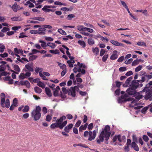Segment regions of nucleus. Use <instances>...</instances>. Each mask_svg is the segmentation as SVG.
Wrapping results in <instances>:
<instances>
[{
	"label": "nucleus",
	"instance_id": "1",
	"mask_svg": "<svg viewBox=\"0 0 152 152\" xmlns=\"http://www.w3.org/2000/svg\"><path fill=\"white\" fill-rule=\"evenodd\" d=\"M110 127L109 125H106L99 134V137L96 138V141L98 144H100L105 140V143L108 144V140L111 134L110 132Z\"/></svg>",
	"mask_w": 152,
	"mask_h": 152
},
{
	"label": "nucleus",
	"instance_id": "2",
	"mask_svg": "<svg viewBox=\"0 0 152 152\" xmlns=\"http://www.w3.org/2000/svg\"><path fill=\"white\" fill-rule=\"evenodd\" d=\"M66 117L65 116H62L59 119H57L56 120V123L52 124L51 125L50 128L52 129H54L56 128H59L60 129H62L67 124V121L63 122V120L66 119Z\"/></svg>",
	"mask_w": 152,
	"mask_h": 152
},
{
	"label": "nucleus",
	"instance_id": "3",
	"mask_svg": "<svg viewBox=\"0 0 152 152\" xmlns=\"http://www.w3.org/2000/svg\"><path fill=\"white\" fill-rule=\"evenodd\" d=\"M41 108L39 106H36L35 109H34L31 113V116L32 118L35 121L39 120L41 118Z\"/></svg>",
	"mask_w": 152,
	"mask_h": 152
},
{
	"label": "nucleus",
	"instance_id": "4",
	"mask_svg": "<svg viewBox=\"0 0 152 152\" xmlns=\"http://www.w3.org/2000/svg\"><path fill=\"white\" fill-rule=\"evenodd\" d=\"M124 91H122L121 92V94H122L121 96L119 97L118 99V103H122L126 102H129L132 101V103H135V100H132L134 99L133 98L129 97L127 98L129 96V95L125 93L124 94Z\"/></svg>",
	"mask_w": 152,
	"mask_h": 152
},
{
	"label": "nucleus",
	"instance_id": "5",
	"mask_svg": "<svg viewBox=\"0 0 152 152\" xmlns=\"http://www.w3.org/2000/svg\"><path fill=\"white\" fill-rule=\"evenodd\" d=\"M97 132V129L94 130L93 132L91 131L88 132L86 131L84 132V136L85 137H86L88 135L89 137L88 140L89 141H91L95 138Z\"/></svg>",
	"mask_w": 152,
	"mask_h": 152
},
{
	"label": "nucleus",
	"instance_id": "6",
	"mask_svg": "<svg viewBox=\"0 0 152 152\" xmlns=\"http://www.w3.org/2000/svg\"><path fill=\"white\" fill-rule=\"evenodd\" d=\"M79 90V87L75 86L74 87H71L67 89V94L69 96L74 97L76 96V91H78Z\"/></svg>",
	"mask_w": 152,
	"mask_h": 152
},
{
	"label": "nucleus",
	"instance_id": "7",
	"mask_svg": "<svg viewBox=\"0 0 152 152\" xmlns=\"http://www.w3.org/2000/svg\"><path fill=\"white\" fill-rule=\"evenodd\" d=\"M138 87V86L135 85H132L130 87L128 88L126 90V92L128 95H134L137 92L135 90Z\"/></svg>",
	"mask_w": 152,
	"mask_h": 152
},
{
	"label": "nucleus",
	"instance_id": "8",
	"mask_svg": "<svg viewBox=\"0 0 152 152\" xmlns=\"http://www.w3.org/2000/svg\"><path fill=\"white\" fill-rule=\"evenodd\" d=\"M152 81H150L148 84H147L145 86L144 88L143 89V90L140 91L141 92H145V91L146 92H147L149 91L150 90L148 88H152Z\"/></svg>",
	"mask_w": 152,
	"mask_h": 152
},
{
	"label": "nucleus",
	"instance_id": "9",
	"mask_svg": "<svg viewBox=\"0 0 152 152\" xmlns=\"http://www.w3.org/2000/svg\"><path fill=\"white\" fill-rule=\"evenodd\" d=\"M18 106V100L17 98H14L13 101V102L10 108V110H13L15 107Z\"/></svg>",
	"mask_w": 152,
	"mask_h": 152
},
{
	"label": "nucleus",
	"instance_id": "10",
	"mask_svg": "<svg viewBox=\"0 0 152 152\" xmlns=\"http://www.w3.org/2000/svg\"><path fill=\"white\" fill-rule=\"evenodd\" d=\"M110 42L112 44L115 46L124 47V44L119 43L117 41L112 40L110 41Z\"/></svg>",
	"mask_w": 152,
	"mask_h": 152
},
{
	"label": "nucleus",
	"instance_id": "11",
	"mask_svg": "<svg viewBox=\"0 0 152 152\" xmlns=\"http://www.w3.org/2000/svg\"><path fill=\"white\" fill-rule=\"evenodd\" d=\"M132 148H133L135 151H139V148L137 145L136 144V142H132L131 145Z\"/></svg>",
	"mask_w": 152,
	"mask_h": 152
},
{
	"label": "nucleus",
	"instance_id": "12",
	"mask_svg": "<svg viewBox=\"0 0 152 152\" xmlns=\"http://www.w3.org/2000/svg\"><path fill=\"white\" fill-rule=\"evenodd\" d=\"M118 51L115 50L113 51V54L111 56L110 59L112 60H114L117 59L118 57L117 54Z\"/></svg>",
	"mask_w": 152,
	"mask_h": 152
},
{
	"label": "nucleus",
	"instance_id": "13",
	"mask_svg": "<svg viewBox=\"0 0 152 152\" xmlns=\"http://www.w3.org/2000/svg\"><path fill=\"white\" fill-rule=\"evenodd\" d=\"M73 125L72 124H70L67 126H65L64 129V131L67 133H68L70 129L73 127Z\"/></svg>",
	"mask_w": 152,
	"mask_h": 152
},
{
	"label": "nucleus",
	"instance_id": "14",
	"mask_svg": "<svg viewBox=\"0 0 152 152\" xmlns=\"http://www.w3.org/2000/svg\"><path fill=\"white\" fill-rule=\"evenodd\" d=\"M139 80H132V85H134L138 86V87H142L143 86L142 83H140V84H139Z\"/></svg>",
	"mask_w": 152,
	"mask_h": 152
},
{
	"label": "nucleus",
	"instance_id": "15",
	"mask_svg": "<svg viewBox=\"0 0 152 152\" xmlns=\"http://www.w3.org/2000/svg\"><path fill=\"white\" fill-rule=\"evenodd\" d=\"M135 95V98L137 101L142 98L144 97L143 96L140 94L139 93H137Z\"/></svg>",
	"mask_w": 152,
	"mask_h": 152
},
{
	"label": "nucleus",
	"instance_id": "16",
	"mask_svg": "<svg viewBox=\"0 0 152 152\" xmlns=\"http://www.w3.org/2000/svg\"><path fill=\"white\" fill-rule=\"evenodd\" d=\"M45 91L46 94L47 95L49 96V97H51L52 96V94L51 93V90L48 87H46L45 88Z\"/></svg>",
	"mask_w": 152,
	"mask_h": 152
},
{
	"label": "nucleus",
	"instance_id": "17",
	"mask_svg": "<svg viewBox=\"0 0 152 152\" xmlns=\"http://www.w3.org/2000/svg\"><path fill=\"white\" fill-rule=\"evenodd\" d=\"M12 66H13L14 69L17 72L19 73V72H20V69L18 66L17 65L14 64H12Z\"/></svg>",
	"mask_w": 152,
	"mask_h": 152
},
{
	"label": "nucleus",
	"instance_id": "18",
	"mask_svg": "<svg viewBox=\"0 0 152 152\" xmlns=\"http://www.w3.org/2000/svg\"><path fill=\"white\" fill-rule=\"evenodd\" d=\"M11 20L14 21H20L22 20L21 18L19 17H14L11 18L10 19Z\"/></svg>",
	"mask_w": 152,
	"mask_h": 152
},
{
	"label": "nucleus",
	"instance_id": "19",
	"mask_svg": "<svg viewBox=\"0 0 152 152\" xmlns=\"http://www.w3.org/2000/svg\"><path fill=\"white\" fill-rule=\"evenodd\" d=\"M31 19L35 20H37L40 21H44L45 20V19L44 18L39 17H34L31 18Z\"/></svg>",
	"mask_w": 152,
	"mask_h": 152
},
{
	"label": "nucleus",
	"instance_id": "20",
	"mask_svg": "<svg viewBox=\"0 0 152 152\" xmlns=\"http://www.w3.org/2000/svg\"><path fill=\"white\" fill-rule=\"evenodd\" d=\"M115 83H116V86H115L113 84V87L111 89L112 90H113V88L114 87H117V88H120L121 86V82H120L118 81H116Z\"/></svg>",
	"mask_w": 152,
	"mask_h": 152
},
{
	"label": "nucleus",
	"instance_id": "21",
	"mask_svg": "<svg viewBox=\"0 0 152 152\" xmlns=\"http://www.w3.org/2000/svg\"><path fill=\"white\" fill-rule=\"evenodd\" d=\"M34 90L38 94H40L42 91V89L37 86L35 87Z\"/></svg>",
	"mask_w": 152,
	"mask_h": 152
},
{
	"label": "nucleus",
	"instance_id": "22",
	"mask_svg": "<svg viewBox=\"0 0 152 152\" xmlns=\"http://www.w3.org/2000/svg\"><path fill=\"white\" fill-rule=\"evenodd\" d=\"M147 93H148L145 96V99L146 100L148 99L150 100L151 99V94L150 92H148V91Z\"/></svg>",
	"mask_w": 152,
	"mask_h": 152
},
{
	"label": "nucleus",
	"instance_id": "23",
	"mask_svg": "<svg viewBox=\"0 0 152 152\" xmlns=\"http://www.w3.org/2000/svg\"><path fill=\"white\" fill-rule=\"evenodd\" d=\"M92 51L94 53H95L96 56L99 54V49L98 48L96 47L95 48H93L92 49Z\"/></svg>",
	"mask_w": 152,
	"mask_h": 152
},
{
	"label": "nucleus",
	"instance_id": "24",
	"mask_svg": "<svg viewBox=\"0 0 152 152\" xmlns=\"http://www.w3.org/2000/svg\"><path fill=\"white\" fill-rule=\"evenodd\" d=\"M25 68L29 71L33 72L34 70L33 68L29 66L28 64H26L25 66Z\"/></svg>",
	"mask_w": 152,
	"mask_h": 152
},
{
	"label": "nucleus",
	"instance_id": "25",
	"mask_svg": "<svg viewBox=\"0 0 152 152\" xmlns=\"http://www.w3.org/2000/svg\"><path fill=\"white\" fill-rule=\"evenodd\" d=\"M14 50L15 52L17 54H19L20 53L21 54L23 53V51L22 49H18L17 48H15Z\"/></svg>",
	"mask_w": 152,
	"mask_h": 152
},
{
	"label": "nucleus",
	"instance_id": "26",
	"mask_svg": "<svg viewBox=\"0 0 152 152\" xmlns=\"http://www.w3.org/2000/svg\"><path fill=\"white\" fill-rule=\"evenodd\" d=\"M38 57L36 55H32L30 56L29 58V61H33L34 60L36 59Z\"/></svg>",
	"mask_w": 152,
	"mask_h": 152
},
{
	"label": "nucleus",
	"instance_id": "27",
	"mask_svg": "<svg viewBox=\"0 0 152 152\" xmlns=\"http://www.w3.org/2000/svg\"><path fill=\"white\" fill-rule=\"evenodd\" d=\"M49 52L53 54H59L60 52L59 50L57 49H56L55 50H50Z\"/></svg>",
	"mask_w": 152,
	"mask_h": 152
},
{
	"label": "nucleus",
	"instance_id": "28",
	"mask_svg": "<svg viewBox=\"0 0 152 152\" xmlns=\"http://www.w3.org/2000/svg\"><path fill=\"white\" fill-rule=\"evenodd\" d=\"M30 33L32 34H41L42 33V32H39L37 30H31L30 31Z\"/></svg>",
	"mask_w": 152,
	"mask_h": 152
},
{
	"label": "nucleus",
	"instance_id": "29",
	"mask_svg": "<svg viewBox=\"0 0 152 152\" xmlns=\"http://www.w3.org/2000/svg\"><path fill=\"white\" fill-rule=\"evenodd\" d=\"M29 109V107L28 106L26 105L24 107V109L22 110V111L23 113H26L28 111Z\"/></svg>",
	"mask_w": 152,
	"mask_h": 152
},
{
	"label": "nucleus",
	"instance_id": "30",
	"mask_svg": "<svg viewBox=\"0 0 152 152\" xmlns=\"http://www.w3.org/2000/svg\"><path fill=\"white\" fill-rule=\"evenodd\" d=\"M37 85L42 88H45V85L41 81L38 82L37 83Z\"/></svg>",
	"mask_w": 152,
	"mask_h": 152
},
{
	"label": "nucleus",
	"instance_id": "31",
	"mask_svg": "<svg viewBox=\"0 0 152 152\" xmlns=\"http://www.w3.org/2000/svg\"><path fill=\"white\" fill-rule=\"evenodd\" d=\"M78 43L80 45L82 46L83 48H84L86 46V43L84 41L81 40H79Z\"/></svg>",
	"mask_w": 152,
	"mask_h": 152
},
{
	"label": "nucleus",
	"instance_id": "32",
	"mask_svg": "<svg viewBox=\"0 0 152 152\" xmlns=\"http://www.w3.org/2000/svg\"><path fill=\"white\" fill-rule=\"evenodd\" d=\"M77 65L79 66V67L80 68L83 67L85 69H86L87 68V66L85 64H83L82 63H80L79 62H77Z\"/></svg>",
	"mask_w": 152,
	"mask_h": 152
},
{
	"label": "nucleus",
	"instance_id": "33",
	"mask_svg": "<svg viewBox=\"0 0 152 152\" xmlns=\"http://www.w3.org/2000/svg\"><path fill=\"white\" fill-rule=\"evenodd\" d=\"M47 6H48L47 5H45L44 6V7L42 8V10L44 11L45 12H48L51 11L50 9H47L48 8L47 7Z\"/></svg>",
	"mask_w": 152,
	"mask_h": 152
},
{
	"label": "nucleus",
	"instance_id": "34",
	"mask_svg": "<svg viewBox=\"0 0 152 152\" xmlns=\"http://www.w3.org/2000/svg\"><path fill=\"white\" fill-rule=\"evenodd\" d=\"M88 42L90 45H92L94 44L95 42L94 40L91 38H89L88 39Z\"/></svg>",
	"mask_w": 152,
	"mask_h": 152
},
{
	"label": "nucleus",
	"instance_id": "35",
	"mask_svg": "<svg viewBox=\"0 0 152 152\" xmlns=\"http://www.w3.org/2000/svg\"><path fill=\"white\" fill-rule=\"evenodd\" d=\"M58 31L62 35H66V32L61 28L59 29L58 30Z\"/></svg>",
	"mask_w": 152,
	"mask_h": 152
},
{
	"label": "nucleus",
	"instance_id": "36",
	"mask_svg": "<svg viewBox=\"0 0 152 152\" xmlns=\"http://www.w3.org/2000/svg\"><path fill=\"white\" fill-rule=\"evenodd\" d=\"M47 45L50 47L52 49L56 47V45L54 43L51 42L48 43Z\"/></svg>",
	"mask_w": 152,
	"mask_h": 152
},
{
	"label": "nucleus",
	"instance_id": "37",
	"mask_svg": "<svg viewBox=\"0 0 152 152\" xmlns=\"http://www.w3.org/2000/svg\"><path fill=\"white\" fill-rule=\"evenodd\" d=\"M2 71H0V80H1V76H6L8 74V72H2Z\"/></svg>",
	"mask_w": 152,
	"mask_h": 152
},
{
	"label": "nucleus",
	"instance_id": "38",
	"mask_svg": "<svg viewBox=\"0 0 152 152\" xmlns=\"http://www.w3.org/2000/svg\"><path fill=\"white\" fill-rule=\"evenodd\" d=\"M81 33L85 36H88L89 37H92L93 36V34L87 32H81Z\"/></svg>",
	"mask_w": 152,
	"mask_h": 152
},
{
	"label": "nucleus",
	"instance_id": "39",
	"mask_svg": "<svg viewBox=\"0 0 152 152\" xmlns=\"http://www.w3.org/2000/svg\"><path fill=\"white\" fill-rule=\"evenodd\" d=\"M75 15L73 14H70L67 15V18L69 20H72V18H75Z\"/></svg>",
	"mask_w": 152,
	"mask_h": 152
},
{
	"label": "nucleus",
	"instance_id": "40",
	"mask_svg": "<svg viewBox=\"0 0 152 152\" xmlns=\"http://www.w3.org/2000/svg\"><path fill=\"white\" fill-rule=\"evenodd\" d=\"M139 64V62H138V60L137 59L135 60H134L132 63V66H135L137 65L138 64Z\"/></svg>",
	"mask_w": 152,
	"mask_h": 152
},
{
	"label": "nucleus",
	"instance_id": "41",
	"mask_svg": "<svg viewBox=\"0 0 152 152\" xmlns=\"http://www.w3.org/2000/svg\"><path fill=\"white\" fill-rule=\"evenodd\" d=\"M5 97H3L1 99V106L4 107V102H5Z\"/></svg>",
	"mask_w": 152,
	"mask_h": 152
},
{
	"label": "nucleus",
	"instance_id": "42",
	"mask_svg": "<svg viewBox=\"0 0 152 152\" xmlns=\"http://www.w3.org/2000/svg\"><path fill=\"white\" fill-rule=\"evenodd\" d=\"M142 138L143 140L146 142H147L149 140L148 137L146 135H144L143 136Z\"/></svg>",
	"mask_w": 152,
	"mask_h": 152
},
{
	"label": "nucleus",
	"instance_id": "43",
	"mask_svg": "<svg viewBox=\"0 0 152 152\" xmlns=\"http://www.w3.org/2000/svg\"><path fill=\"white\" fill-rule=\"evenodd\" d=\"M26 78L25 77V74L23 73H21L19 76V78L21 80H23L24 78Z\"/></svg>",
	"mask_w": 152,
	"mask_h": 152
},
{
	"label": "nucleus",
	"instance_id": "44",
	"mask_svg": "<svg viewBox=\"0 0 152 152\" xmlns=\"http://www.w3.org/2000/svg\"><path fill=\"white\" fill-rule=\"evenodd\" d=\"M148 107H145L143 108L141 110V112L143 114L145 113L146 111L148 110Z\"/></svg>",
	"mask_w": 152,
	"mask_h": 152
},
{
	"label": "nucleus",
	"instance_id": "45",
	"mask_svg": "<svg viewBox=\"0 0 152 152\" xmlns=\"http://www.w3.org/2000/svg\"><path fill=\"white\" fill-rule=\"evenodd\" d=\"M142 68L141 65H139L135 69V72H137L140 70Z\"/></svg>",
	"mask_w": 152,
	"mask_h": 152
},
{
	"label": "nucleus",
	"instance_id": "46",
	"mask_svg": "<svg viewBox=\"0 0 152 152\" xmlns=\"http://www.w3.org/2000/svg\"><path fill=\"white\" fill-rule=\"evenodd\" d=\"M10 30V29L9 28L4 27L1 30V31L2 32H6Z\"/></svg>",
	"mask_w": 152,
	"mask_h": 152
},
{
	"label": "nucleus",
	"instance_id": "47",
	"mask_svg": "<svg viewBox=\"0 0 152 152\" xmlns=\"http://www.w3.org/2000/svg\"><path fill=\"white\" fill-rule=\"evenodd\" d=\"M108 54L105 55H104L102 58V61L103 62H105L106 61L108 57Z\"/></svg>",
	"mask_w": 152,
	"mask_h": 152
},
{
	"label": "nucleus",
	"instance_id": "48",
	"mask_svg": "<svg viewBox=\"0 0 152 152\" xmlns=\"http://www.w3.org/2000/svg\"><path fill=\"white\" fill-rule=\"evenodd\" d=\"M137 45H138L140 46H146V44L144 42H137Z\"/></svg>",
	"mask_w": 152,
	"mask_h": 152
},
{
	"label": "nucleus",
	"instance_id": "49",
	"mask_svg": "<svg viewBox=\"0 0 152 152\" xmlns=\"http://www.w3.org/2000/svg\"><path fill=\"white\" fill-rule=\"evenodd\" d=\"M53 90H54L53 91V95L55 97H56L58 95V92L59 91H57V90H55V89H53Z\"/></svg>",
	"mask_w": 152,
	"mask_h": 152
},
{
	"label": "nucleus",
	"instance_id": "50",
	"mask_svg": "<svg viewBox=\"0 0 152 152\" xmlns=\"http://www.w3.org/2000/svg\"><path fill=\"white\" fill-rule=\"evenodd\" d=\"M133 79V77H130L128 78L125 81V83L128 84Z\"/></svg>",
	"mask_w": 152,
	"mask_h": 152
},
{
	"label": "nucleus",
	"instance_id": "51",
	"mask_svg": "<svg viewBox=\"0 0 152 152\" xmlns=\"http://www.w3.org/2000/svg\"><path fill=\"white\" fill-rule=\"evenodd\" d=\"M129 146V145H126V146H124V150L125 152H128L129 151L130 149Z\"/></svg>",
	"mask_w": 152,
	"mask_h": 152
},
{
	"label": "nucleus",
	"instance_id": "52",
	"mask_svg": "<svg viewBox=\"0 0 152 152\" xmlns=\"http://www.w3.org/2000/svg\"><path fill=\"white\" fill-rule=\"evenodd\" d=\"M127 68L125 67H121L119 69V70L121 72H124L126 71Z\"/></svg>",
	"mask_w": 152,
	"mask_h": 152
},
{
	"label": "nucleus",
	"instance_id": "53",
	"mask_svg": "<svg viewBox=\"0 0 152 152\" xmlns=\"http://www.w3.org/2000/svg\"><path fill=\"white\" fill-rule=\"evenodd\" d=\"M18 7H17L16 6H12L11 7V8L13 10V11L15 12H16L18 11Z\"/></svg>",
	"mask_w": 152,
	"mask_h": 152
},
{
	"label": "nucleus",
	"instance_id": "54",
	"mask_svg": "<svg viewBox=\"0 0 152 152\" xmlns=\"http://www.w3.org/2000/svg\"><path fill=\"white\" fill-rule=\"evenodd\" d=\"M5 70V66L4 64H1L0 66V71H4Z\"/></svg>",
	"mask_w": 152,
	"mask_h": 152
},
{
	"label": "nucleus",
	"instance_id": "55",
	"mask_svg": "<svg viewBox=\"0 0 152 152\" xmlns=\"http://www.w3.org/2000/svg\"><path fill=\"white\" fill-rule=\"evenodd\" d=\"M52 119V118L50 115H47L45 120L48 121L50 122Z\"/></svg>",
	"mask_w": 152,
	"mask_h": 152
},
{
	"label": "nucleus",
	"instance_id": "56",
	"mask_svg": "<svg viewBox=\"0 0 152 152\" xmlns=\"http://www.w3.org/2000/svg\"><path fill=\"white\" fill-rule=\"evenodd\" d=\"M5 49V46L4 45H1L0 47V52L1 53L3 52Z\"/></svg>",
	"mask_w": 152,
	"mask_h": 152
},
{
	"label": "nucleus",
	"instance_id": "57",
	"mask_svg": "<svg viewBox=\"0 0 152 152\" xmlns=\"http://www.w3.org/2000/svg\"><path fill=\"white\" fill-rule=\"evenodd\" d=\"M8 55L7 53H5L3 54H1L0 56L2 58H4L8 56Z\"/></svg>",
	"mask_w": 152,
	"mask_h": 152
},
{
	"label": "nucleus",
	"instance_id": "58",
	"mask_svg": "<svg viewBox=\"0 0 152 152\" xmlns=\"http://www.w3.org/2000/svg\"><path fill=\"white\" fill-rule=\"evenodd\" d=\"M132 139L133 142H137V137L135 135H133L132 136Z\"/></svg>",
	"mask_w": 152,
	"mask_h": 152
},
{
	"label": "nucleus",
	"instance_id": "59",
	"mask_svg": "<svg viewBox=\"0 0 152 152\" xmlns=\"http://www.w3.org/2000/svg\"><path fill=\"white\" fill-rule=\"evenodd\" d=\"M93 127V123H91L89 124L88 126V129L89 130H91Z\"/></svg>",
	"mask_w": 152,
	"mask_h": 152
},
{
	"label": "nucleus",
	"instance_id": "60",
	"mask_svg": "<svg viewBox=\"0 0 152 152\" xmlns=\"http://www.w3.org/2000/svg\"><path fill=\"white\" fill-rule=\"evenodd\" d=\"M145 75L144 76H142L141 77V79L139 80V83H142L144 82L145 80Z\"/></svg>",
	"mask_w": 152,
	"mask_h": 152
},
{
	"label": "nucleus",
	"instance_id": "61",
	"mask_svg": "<svg viewBox=\"0 0 152 152\" xmlns=\"http://www.w3.org/2000/svg\"><path fill=\"white\" fill-rule=\"evenodd\" d=\"M81 123V121L80 120H78L76 123L75 126L77 127H79Z\"/></svg>",
	"mask_w": 152,
	"mask_h": 152
},
{
	"label": "nucleus",
	"instance_id": "62",
	"mask_svg": "<svg viewBox=\"0 0 152 152\" xmlns=\"http://www.w3.org/2000/svg\"><path fill=\"white\" fill-rule=\"evenodd\" d=\"M77 30L79 31H83V26L82 25H79L77 26Z\"/></svg>",
	"mask_w": 152,
	"mask_h": 152
},
{
	"label": "nucleus",
	"instance_id": "63",
	"mask_svg": "<svg viewBox=\"0 0 152 152\" xmlns=\"http://www.w3.org/2000/svg\"><path fill=\"white\" fill-rule=\"evenodd\" d=\"M133 59L132 58H131L128 59L127 61H125L124 62L125 64H130L133 61Z\"/></svg>",
	"mask_w": 152,
	"mask_h": 152
},
{
	"label": "nucleus",
	"instance_id": "64",
	"mask_svg": "<svg viewBox=\"0 0 152 152\" xmlns=\"http://www.w3.org/2000/svg\"><path fill=\"white\" fill-rule=\"evenodd\" d=\"M124 58V56H121L118 59L117 61L118 62H121L123 61Z\"/></svg>",
	"mask_w": 152,
	"mask_h": 152
}]
</instances>
